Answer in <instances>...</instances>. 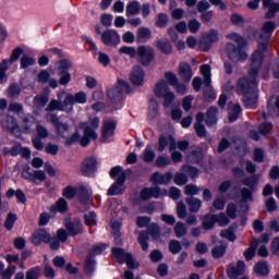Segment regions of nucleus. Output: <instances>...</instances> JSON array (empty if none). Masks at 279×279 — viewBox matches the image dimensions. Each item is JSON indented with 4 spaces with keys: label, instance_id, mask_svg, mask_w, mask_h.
<instances>
[{
    "label": "nucleus",
    "instance_id": "nucleus-24",
    "mask_svg": "<svg viewBox=\"0 0 279 279\" xmlns=\"http://www.w3.org/2000/svg\"><path fill=\"white\" fill-rule=\"evenodd\" d=\"M98 134L90 125L84 128V136L81 138L82 147H88L90 141H97Z\"/></svg>",
    "mask_w": 279,
    "mask_h": 279
},
{
    "label": "nucleus",
    "instance_id": "nucleus-16",
    "mask_svg": "<svg viewBox=\"0 0 279 279\" xmlns=\"http://www.w3.org/2000/svg\"><path fill=\"white\" fill-rule=\"evenodd\" d=\"M65 229L68 236H77L84 232L82 221L80 220H65Z\"/></svg>",
    "mask_w": 279,
    "mask_h": 279
},
{
    "label": "nucleus",
    "instance_id": "nucleus-46",
    "mask_svg": "<svg viewBox=\"0 0 279 279\" xmlns=\"http://www.w3.org/2000/svg\"><path fill=\"white\" fill-rule=\"evenodd\" d=\"M241 184H243V186H248V189H251V191H254V189L258 184V179H256L255 175L246 177L241 180Z\"/></svg>",
    "mask_w": 279,
    "mask_h": 279
},
{
    "label": "nucleus",
    "instance_id": "nucleus-57",
    "mask_svg": "<svg viewBox=\"0 0 279 279\" xmlns=\"http://www.w3.org/2000/svg\"><path fill=\"white\" fill-rule=\"evenodd\" d=\"M186 182H189V178L186 177V174H184L182 172L175 173L174 184H177L178 186H184V184H186Z\"/></svg>",
    "mask_w": 279,
    "mask_h": 279
},
{
    "label": "nucleus",
    "instance_id": "nucleus-19",
    "mask_svg": "<svg viewBox=\"0 0 279 279\" xmlns=\"http://www.w3.org/2000/svg\"><path fill=\"white\" fill-rule=\"evenodd\" d=\"M114 130H117V123L114 121H104L101 128L102 141L106 142L108 138H112V136H114Z\"/></svg>",
    "mask_w": 279,
    "mask_h": 279
},
{
    "label": "nucleus",
    "instance_id": "nucleus-59",
    "mask_svg": "<svg viewBox=\"0 0 279 279\" xmlns=\"http://www.w3.org/2000/svg\"><path fill=\"white\" fill-rule=\"evenodd\" d=\"M279 12V3L275 2L270 7H268V12L266 13L265 17L266 19H274L276 14Z\"/></svg>",
    "mask_w": 279,
    "mask_h": 279
},
{
    "label": "nucleus",
    "instance_id": "nucleus-18",
    "mask_svg": "<svg viewBox=\"0 0 279 279\" xmlns=\"http://www.w3.org/2000/svg\"><path fill=\"white\" fill-rule=\"evenodd\" d=\"M245 274V262L238 260L236 266L234 264H229L227 266V275L230 278H239Z\"/></svg>",
    "mask_w": 279,
    "mask_h": 279
},
{
    "label": "nucleus",
    "instance_id": "nucleus-22",
    "mask_svg": "<svg viewBox=\"0 0 279 279\" xmlns=\"http://www.w3.org/2000/svg\"><path fill=\"white\" fill-rule=\"evenodd\" d=\"M130 80L135 86H143V82L145 80V71H143L141 65H135L133 68Z\"/></svg>",
    "mask_w": 279,
    "mask_h": 279
},
{
    "label": "nucleus",
    "instance_id": "nucleus-43",
    "mask_svg": "<svg viewBox=\"0 0 279 279\" xmlns=\"http://www.w3.org/2000/svg\"><path fill=\"white\" fill-rule=\"evenodd\" d=\"M258 248V241H253L251 246L244 252L245 260H252L256 256V250Z\"/></svg>",
    "mask_w": 279,
    "mask_h": 279
},
{
    "label": "nucleus",
    "instance_id": "nucleus-9",
    "mask_svg": "<svg viewBox=\"0 0 279 279\" xmlns=\"http://www.w3.org/2000/svg\"><path fill=\"white\" fill-rule=\"evenodd\" d=\"M36 125V118L29 113L24 114L20 118L19 132L23 134H33L34 126Z\"/></svg>",
    "mask_w": 279,
    "mask_h": 279
},
{
    "label": "nucleus",
    "instance_id": "nucleus-38",
    "mask_svg": "<svg viewBox=\"0 0 279 279\" xmlns=\"http://www.w3.org/2000/svg\"><path fill=\"white\" fill-rule=\"evenodd\" d=\"M217 223L216 215H206L203 219L204 230H213Z\"/></svg>",
    "mask_w": 279,
    "mask_h": 279
},
{
    "label": "nucleus",
    "instance_id": "nucleus-39",
    "mask_svg": "<svg viewBox=\"0 0 279 279\" xmlns=\"http://www.w3.org/2000/svg\"><path fill=\"white\" fill-rule=\"evenodd\" d=\"M111 254H113V256L117 258L118 263H125V259L128 258V255L130 253H126L125 250L123 248H119V247H113L111 250Z\"/></svg>",
    "mask_w": 279,
    "mask_h": 279
},
{
    "label": "nucleus",
    "instance_id": "nucleus-2",
    "mask_svg": "<svg viewBox=\"0 0 279 279\" xmlns=\"http://www.w3.org/2000/svg\"><path fill=\"white\" fill-rule=\"evenodd\" d=\"M227 38L228 40H232V43H228L226 45V53L229 60H231V62H245V60L248 58L247 51H245L247 40L236 33L228 34Z\"/></svg>",
    "mask_w": 279,
    "mask_h": 279
},
{
    "label": "nucleus",
    "instance_id": "nucleus-34",
    "mask_svg": "<svg viewBox=\"0 0 279 279\" xmlns=\"http://www.w3.org/2000/svg\"><path fill=\"white\" fill-rule=\"evenodd\" d=\"M136 38L137 43H147L151 38V31L148 27H140Z\"/></svg>",
    "mask_w": 279,
    "mask_h": 279
},
{
    "label": "nucleus",
    "instance_id": "nucleus-26",
    "mask_svg": "<svg viewBox=\"0 0 279 279\" xmlns=\"http://www.w3.org/2000/svg\"><path fill=\"white\" fill-rule=\"evenodd\" d=\"M267 109L270 117H279V96L269 98Z\"/></svg>",
    "mask_w": 279,
    "mask_h": 279
},
{
    "label": "nucleus",
    "instance_id": "nucleus-55",
    "mask_svg": "<svg viewBox=\"0 0 279 279\" xmlns=\"http://www.w3.org/2000/svg\"><path fill=\"white\" fill-rule=\"evenodd\" d=\"M16 214H8L5 222H4V227L7 228V230H12V228H14V223H16Z\"/></svg>",
    "mask_w": 279,
    "mask_h": 279
},
{
    "label": "nucleus",
    "instance_id": "nucleus-27",
    "mask_svg": "<svg viewBox=\"0 0 279 279\" xmlns=\"http://www.w3.org/2000/svg\"><path fill=\"white\" fill-rule=\"evenodd\" d=\"M69 210V203L64 198H59L56 204H53L50 208V213H66Z\"/></svg>",
    "mask_w": 279,
    "mask_h": 279
},
{
    "label": "nucleus",
    "instance_id": "nucleus-37",
    "mask_svg": "<svg viewBox=\"0 0 279 279\" xmlns=\"http://www.w3.org/2000/svg\"><path fill=\"white\" fill-rule=\"evenodd\" d=\"M239 114H241V105H229V121L230 123H234L236 119H239Z\"/></svg>",
    "mask_w": 279,
    "mask_h": 279
},
{
    "label": "nucleus",
    "instance_id": "nucleus-54",
    "mask_svg": "<svg viewBox=\"0 0 279 279\" xmlns=\"http://www.w3.org/2000/svg\"><path fill=\"white\" fill-rule=\"evenodd\" d=\"M181 171H183V173H187V175H190V178H197L199 170L195 167L185 165L181 168Z\"/></svg>",
    "mask_w": 279,
    "mask_h": 279
},
{
    "label": "nucleus",
    "instance_id": "nucleus-8",
    "mask_svg": "<svg viewBox=\"0 0 279 279\" xmlns=\"http://www.w3.org/2000/svg\"><path fill=\"white\" fill-rule=\"evenodd\" d=\"M137 56L141 64L148 66L154 61L156 53L150 46H140L137 48Z\"/></svg>",
    "mask_w": 279,
    "mask_h": 279
},
{
    "label": "nucleus",
    "instance_id": "nucleus-28",
    "mask_svg": "<svg viewBox=\"0 0 279 279\" xmlns=\"http://www.w3.org/2000/svg\"><path fill=\"white\" fill-rule=\"evenodd\" d=\"M154 90H155L156 97H162L171 92V89H169V84H167V81H165V80L159 81L155 85Z\"/></svg>",
    "mask_w": 279,
    "mask_h": 279
},
{
    "label": "nucleus",
    "instance_id": "nucleus-12",
    "mask_svg": "<svg viewBox=\"0 0 279 279\" xmlns=\"http://www.w3.org/2000/svg\"><path fill=\"white\" fill-rule=\"evenodd\" d=\"M95 171H97V159L95 157L85 158L81 165L83 175L92 178V175H95Z\"/></svg>",
    "mask_w": 279,
    "mask_h": 279
},
{
    "label": "nucleus",
    "instance_id": "nucleus-45",
    "mask_svg": "<svg viewBox=\"0 0 279 279\" xmlns=\"http://www.w3.org/2000/svg\"><path fill=\"white\" fill-rule=\"evenodd\" d=\"M148 117L149 119H156L158 117V101L154 98L149 100Z\"/></svg>",
    "mask_w": 279,
    "mask_h": 279
},
{
    "label": "nucleus",
    "instance_id": "nucleus-60",
    "mask_svg": "<svg viewBox=\"0 0 279 279\" xmlns=\"http://www.w3.org/2000/svg\"><path fill=\"white\" fill-rule=\"evenodd\" d=\"M86 226H97V214L95 211H90L89 214L84 216Z\"/></svg>",
    "mask_w": 279,
    "mask_h": 279
},
{
    "label": "nucleus",
    "instance_id": "nucleus-56",
    "mask_svg": "<svg viewBox=\"0 0 279 279\" xmlns=\"http://www.w3.org/2000/svg\"><path fill=\"white\" fill-rule=\"evenodd\" d=\"M169 251L171 254H180L182 252V244L178 240H172L169 243Z\"/></svg>",
    "mask_w": 279,
    "mask_h": 279
},
{
    "label": "nucleus",
    "instance_id": "nucleus-14",
    "mask_svg": "<svg viewBox=\"0 0 279 279\" xmlns=\"http://www.w3.org/2000/svg\"><path fill=\"white\" fill-rule=\"evenodd\" d=\"M162 195H167V190L160 191V187H146L142 190L140 196L143 202H147V199H151L154 197L155 199H158V197H162Z\"/></svg>",
    "mask_w": 279,
    "mask_h": 279
},
{
    "label": "nucleus",
    "instance_id": "nucleus-61",
    "mask_svg": "<svg viewBox=\"0 0 279 279\" xmlns=\"http://www.w3.org/2000/svg\"><path fill=\"white\" fill-rule=\"evenodd\" d=\"M274 130V124H271V122H263L260 125H259V133L263 135V136H267V134H269V132Z\"/></svg>",
    "mask_w": 279,
    "mask_h": 279
},
{
    "label": "nucleus",
    "instance_id": "nucleus-25",
    "mask_svg": "<svg viewBox=\"0 0 279 279\" xmlns=\"http://www.w3.org/2000/svg\"><path fill=\"white\" fill-rule=\"evenodd\" d=\"M179 75L183 82H191L193 77V70L189 63H181L179 65Z\"/></svg>",
    "mask_w": 279,
    "mask_h": 279
},
{
    "label": "nucleus",
    "instance_id": "nucleus-51",
    "mask_svg": "<svg viewBox=\"0 0 279 279\" xmlns=\"http://www.w3.org/2000/svg\"><path fill=\"white\" fill-rule=\"evenodd\" d=\"M21 69H29V66H34L36 64V59L27 56H23L21 59Z\"/></svg>",
    "mask_w": 279,
    "mask_h": 279
},
{
    "label": "nucleus",
    "instance_id": "nucleus-49",
    "mask_svg": "<svg viewBox=\"0 0 279 279\" xmlns=\"http://www.w3.org/2000/svg\"><path fill=\"white\" fill-rule=\"evenodd\" d=\"M62 195L65 197V199H73V197L77 195V187L68 185L65 189H63Z\"/></svg>",
    "mask_w": 279,
    "mask_h": 279
},
{
    "label": "nucleus",
    "instance_id": "nucleus-48",
    "mask_svg": "<svg viewBox=\"0 0 279 279\" xmlns=\"http://www.w3.org/2000/svg\"><path fill=\"white\" fill-rule=\"evenodd\" d=\"M49 101V98L45 95L35 96L33 104L36 106V108H45Z\"/></svg>",
    "mask_w": 279,
    "mask_h": 279
},
{
    "label": "nucleus",
    "instance_id": "nucleus-41",
    "mask_svg": "<svg viewBox=\"0 0 279 279\" xmlns=\"http://www.w3.org/2000/svg\"><path fill=\"white\" fill-rule=\"evenodd\" d=\"M254 271L258 276H267L269 274V265L266 262H259L254 266Z\"/></svg>",
    "mask_w": 279,
    "mask_h": 279
},
{
    "label": "nucleus",
    "instance_id": "nucleus-6",
    "mask_svg": "<svg viewBox=\"0 0 279 279\" xmlns=\"http://www.w3.org/2000/svg\"><path fill=\"white\" fill-rule=\"evenodd\" d=\"M35 130L37 136L32 137L33 147L38 151H43V149H45V143H43V141H45V138H49V130L40 123L36 124Z\"/></svg>",
    "mask_w": 279,
    "mask_h": 279
},
{
    "label": "nucleus",
    "instance_id": "nucleus-63",
    "mask_svg": "<svg viewBox=\"0 0 279 279\" xmlns=\"http://www.w3.org/2000/svg\"><path fill=\"white\" fill-rule=\"evenodd\" d=\"M199 191L201 190H199V187H197V185L187 184V185H185L184 193L186 195H198Z\"/></svg>",
    "mask_w": 279,
    "mask_h": 279
},
{
    "label": "nucleus",
    "instance_id": "nucleus-1",
    "mask_svg": "<svg viewBox=\"0 0 279 279\" xmlns=\"http://www.w3.org/2000/svg\"><path fill=\"white\" fill-rule=\"evenodd\" d=\"M275 29L276 23L266 22L262 26L260 33L255 34V36H259V46L251 56L248 76L238 81V89L243 94L245 108H256V104H258V73L260 69H263V60H265L267 45H269V38H271V34H274Z\"/></svg>",
    "mask_w": 279,
    "mask_h": 279
},
{
    "label": "nucleus",
    "instance_id": "nucleus-35",
    "mask_svg": "<svg viewBox=\"0 0 279 279\" xmlns=\"http://www.w3.org/2000/svg\"><path fill=\"white\" fill-rule=\"evenodd\" d=\"M190 213H199V208H202V199L196 198V197H187L185 199Z\"/></svg>",
    "mask_w": 279,
    "mask_h": 279
},
{
    "label": "nucleus",
    "instance_id": "nucleus-62",
    "mask_svg": "<svg viewBox=\"0 0 279 279\" xmlns=\"http://www.w3.org/2000/svg\"><path fill=\"white\" fill-rule=\"evenodd\" d=\"M112 19H113L112 14H108V13L101 14L100 23H101V25H104V27H111Z\"/></svg>",
    "mask_w": 279,
    "mask_h": 279
},
{
    "label": "nucleus",
    "instance_id": "nucleus-5",
    "mask_svg": "<svg viewBox=\"0 0 279 279\" xmlns=\"http://www.w3.org/2000/svg\"><path fill=\"white\" fill-rule=\"evenodd\" d=\"M123 93H128V94L132 93L130 83L123 80H118V85L113 87H109L107 89V97L111 101H121L123 99Z\"/></svg>",
    "mask_w": 279,
    "mask_h": 279
},
{
    "label": "nucleus",
    "instance_id": "nucleus-23",
    "mask_svg": "<svg viewBox=\"0 0 279 279\" xmlns=\"http://www.w3.org/2000/svg\"><path fill=\"white\" fill-rule=\"evenodd\" d=\"M219 41V32L213 29L209 31L207 34H205L202 38V45L205 47L206 51L207 49H210L215 43Z\"/></svg>",
    "mask_w": 279,
    "mask_h": 279
},
{
    "label": "nucleus",
    "instance_id": "nucleus-40",
    "mask_svg": "<svg viewBox=\"0 0 279 279\" xmlns=\"http://www.w3.org/2000/svg\"><path fill=\"white\" fill-rule=\"evenodd\" d=\"M201 73L204 76V84L207 88H210L211 78H210V65L204 64L201 66Z\"/></svg>",
    "mask_w": 279,
    "mask_h": 279
},
{
    "label": "nucleus",
    "instance_id": "nucleus-10",
    "mask_svg": "<svg viewBox=\"0 0 279 279\" xmlns=\"http://www.w3.org/2000/svg\"><path fill=\"white\" fill-rule=\"evenodd\" d=\"M47 119L54 125L59 136H66L71 128L69 123L60 121V118L56 113H48Z\"/></svg>",
    "mask_w": 279,
    "mask_h": 279
},
{
    "label": "nucleus",
    "instance_id": "nucleus-11",
    "mask_svg": "<svg viewBox=\"0 0 279 279\" xmlns=\"http://www.w3.org/2000/svg\"><path fill=\"white\" fill-rule=\"evenodd\" d=\"M101 43L107 47H117L121 43V36L114 29H107L101 33Z\"/></svg>",
    "mask_w": 279,
    "mask_h": 279
},
{
    "label": "nucleus",
    "instance_id": "nucleus-21",
    "mask_svg": "<svg viewBox=\"0 0 279 279\" xmlns=\"http://www.w3.org/2000/svg\"><path fill=\"white\" fill-rule=\"evenodd\" d=\"M171 180H173V173L171 172H166L163 174L160 172H155L150 178V182L156 185H167L169 182H171Z\"/></svg>",
    "mask_w": 279,
    "mask_h": 279
},
{
    "label": "nucleus",
    "instance_id": "nucleus-36",
    "mask_svg": "<svg viewBox=\"0 0 279 279\" xmlns=\"http://www.w3.org/2000/svg\"><path fill=\"white\" fill-rule=\"evenodd\" d=\"M189 158H190V160H192V162L199 163V162H202V160H204V150L199 147H194L190 151Z\"/></svg>",
    "mask_w": 279,
    "mask_h": 279
},
{
    "label": "nucleus",
    "instance_id": "nucleus-58",
    "mask_svg": "<svg viewBox=\"0 0 279 279\" xmlns=\"http://www.w3.org/2000/svg\"><path fill=\"white\" fill-rule=\"evenodd\" d=\"M161 97L163 99V108H170L171 104H173L175 100V94H173V92H170Z\"/></svg>",
    "mask_w": 279,
    "mask_h": 279
},
{
    "label": "nucleus",
    "instance_id": "nucleus-29",
    "mask_svg": "<svg viewBox=\"0 0 279 279\" xmlns=\"http://www.w3.org/2000/svg\"><path fill=\"white\" fill-rule=\"evenodd\" d=\"M5 95L9 99H19L21 97V86H19V83H11L5 90Z\"/></svg>",
    "mask_w": 279,
    "mask_h": 279
},
{
    "label": "nucleus",
    "instance_id": "nucleus-53",
    "mask_svg": "<svg viewBox=\"0 0 279 279\" xmlns=\"http://www.w3.org/2000/svg\"><path fill=\"white\" fill-rule=\"evenodd\" d=\"M155 165L159 169H163L165 167H169V165H171V159L166 156H159L157 157Z\"/></svg>",
    "mask_w": 279,
    "mask_h": 279
},
{
    "label": "nucleus",
    "instance_id": "nucleus-15",
    "mask_svg": "<svg viewBox=\"0 0 279 279\" xmlns=\"http://www.w3.org/2000/svg\"><path fill=\"white\" fill-rule=\"evenodd\" d=\"M169 145V151H175V137L172 135H160L158 138V151L162 153Z\"/></svg>",
    "mask_w": 279,
    "mask_h": 279
},
{
    "label": "nucleus",
    "instance_id": "nucleus-3",
    "mask_svg": "<svg viewBox=\"0 0 279 279\" xmlns=\"http://www.w3.org/2000/svg\"><path fill=\"white\" fill-rule=\"evenodd\" d=\"M75 104H86V93L66 94L63 101L52 99L46 108V112H73Z\"/></svg>",
    "mask_w": 279,
    "mask_h": 279
},
{
    "label": "nucleus",
    "instance_id": "nucleus-47",
    "mask_svg": "<svg viewBox=\"0 0 279 279\" xmlns=\"http://www.w3.org/2000/svg\"><path fill=\"white\" fill-rule=\"evenodd\" d=\"M156 158V153L151 149L150 146H146L143 153L144 162H154Z\"/></svg>",
    "mask_w": 279,
    "mask_h": 279
},
{
    "label": "nucleus",
    "instance_id": "nucleus-50",
    "mask_svg": "<svg viewBox=\"0 0 279 279\" xmlns=\"http://www.w3.org/2000/svg\"><path fill=\"white\" fill-rule=\"evenodd\" d=\"M216 223L220 226V228H226L230 223V218L226 216V213H220L216 215Z\"/></svg>",
    "mask_w": 279,
    "mask_h": 279
},
{
    "label": "nucleus",
    "instance_id": "nucleus-52",
    "mask_svg": "<svg viewBox=\"0 0 279 279\" xmlns=\"http://www.w3.org/2000/svg\"><path fill=\"white\" fill-rule=\"evenodd\" d=\"M174 234L178 239H182L186 234V226L183 222H177L174 226Z\"/></svg>",
    "mask_w": 279,
    "mask_h": 279
},
{
    "label": "nucleus",
    "instance_id": "nucleus-17",
    "mask_svg": "<svg viewBox=\"0 0 279 279\" xmlns=\"http://www.w3.org/2000/svg\"><path fill=\"white\" fill-rule=\"evenodd\" d=\"M69 239V234L66 233V230L64 229H59L57 231V235L53 238L50 235V248L51 250H60V243H66Z\"/></svg>",
    "mask_w": 279,
    "mask_h": 279
},
{
    "label": "nucleus",
    "instance_id": "nucleus-32",
    "mask_svg": "<svg viewBox=\"0 0 279 279\" xmlns=\"http://www.w3.org/2000/svg\"><path fill=\"white\" fill-rule=\"evenodd\" d=\"M219 112V110L217 109V107H210L207 110V118H206V125H208V128H213V125H217V113Z\"/></svg>",
    "mask_w": 279,
    "mask_h": 279
},
{
    "label": "nucleus",
    "instance_id": "nucleus-30",
    "mask_svg": "<svg viewBox=\"0 0 279 279\" xmlns=\"http://www.w3.org/2000/svg\"><path fill=\"white\" fill-rule=\"evenodd\" d=\"M157 49H159L161 53H166L167 56H169V53L173 51L171 41H169V39L167 38H161L157 40Z\"/></svg>",
    "mask_w": 279,
    "mask_h": 279
},
{
    "label": "nucleus",
    "instance_id": "nucleus-20",
    "mask_svg": "<svg viewBox=\"0 0 279 279\" xmlns=\"http://www.w3.org/2000/svg\"><path fill=\"white\" fill-rule=\"evenodd\" d=\"M51 241V234L45 229H39L35 231L32 235V243L34 245H40V243H49Z\"/></svg>",
    "mask_w": 279,
    "mask_h": 279
},
{
    "label": "nucleus",
    "instance_id": "nucleus-7",
    "mask_svg": "<svg viewBox=\"0 0 279 279\" xmlns=\"http://www.w3.org/2000/svg\"><path fill=\"white\" fill-rule=\"evenodd\" d=\"M0 125L2 130H7L11 134L19 132V121L10 112L0 113Z\"/></svg>",
    "mask_w": 279,
    "mask_h": 279
},
{
    "label": "nucleus",
    "instance_id": "nucleus-31",
    "mask_svg": "<svg viewBox=\"0 0 279 279\" xmlns=\"http://www.w3.org/2000/svg\"><path fill=\"white\" fill-rule=\"evenodd\" d=\"M228 250V243L227 242H220L219 245H216L211 250V255L214 258H223L226 256V252Z\"/></svg>",
    "mask_w": 279,
    "mask_h": 279
},
{
    "label": "nucleus",
    "instance_id": "nucleus-44",
    "mask_svg": "<svg viewBox=\"0 0 279 279\" xmlns=\"http://www.w3.org/2000/svg\"><path fill=\"white\" fill-rule=\"evenodd\" d=\"M85 274L86 276H89V278H93V274H95V259H93V256L90 255L86 258Z\"/></svg>",
    "mask_w": 279,
    "mask_h": 279
},
{
    "label": "nucleus",
    "instance_id": "nucleus-33",
    "mask_svg": "<svg viewBox=\"0 0 279 279\" xmlns=\"http://www.w3.org/2000/svg\"><path fill=\"white\" fill-rule=\"evenodd\" d=\"M141 12V2L138 0H133L126 5V16H136Z\"/></svg>",
    "mask_w": 279,
    "mask_h": 279
},
{
    "label": "nucleus",
    "instance_id": "nucleus-42",
    "mask_svg": "<svg viewBox=\"0 0 279 279\" xmlns=\"http://www.w3.org/2000/svg\"><path fill=\"white\" fill-rule=\"evenodd\" d=\"M73 66V64L71 63V61L63 59L60 60L59 62H57V71L58 73H69V71L71 70V68Z\"/></svg>",
    "mask_w": 279,
    "mask_h": 279
},
{
    "label": "nucleus",
    "instance_id": "nucleus-13",
    "mask_svg": "<svg viewBox=\"0 0 279 279\" xmlns=\"http://www.w3.org/2000/svg\"><path fill=\"white\" fill-rule=\"evenodd\" d=\"M125 180H128V174L122 172L117 181L109 187L108 195H121L125 191Z\"/></svg>",
    "mask_w": 279,
    "mask_h": 279
},
{
    "label": "nucleus",
    "instance_id": "nucleus-64",
    "mask_svg": "<svg viewBox=\"0 0 279 279\" xmlns=\"http://www.w3.org/2000/svg\"><path fill=\"white\" fill-rule=\"evenodd\" d=\"M16 271V266L9 265L8 268L2 272L1 279H10L12 278V274Z\"/></svg>",
    "mask_w": 279,
    "mask_h": 279
},
{
    "label": "nucleus",
    "instance_id": "nucleus-4",
    "mask_svg": "<svg viewBox=\"0 0 279 279\" xmlns=\"http://www.w3.org/2000/svg\"><path fill=\"white\" fill-rule=\"evenodd\" d=\"M149 236H151L154 241H158V239H160V226H158V223L153 222L148 225L146 231L140 232L137 241L143 252H147L149 250V244L147 243V241H149Z\"/></svg>",
    "mask_w": 279,
    "mask_h": 279
}]
</instances>
